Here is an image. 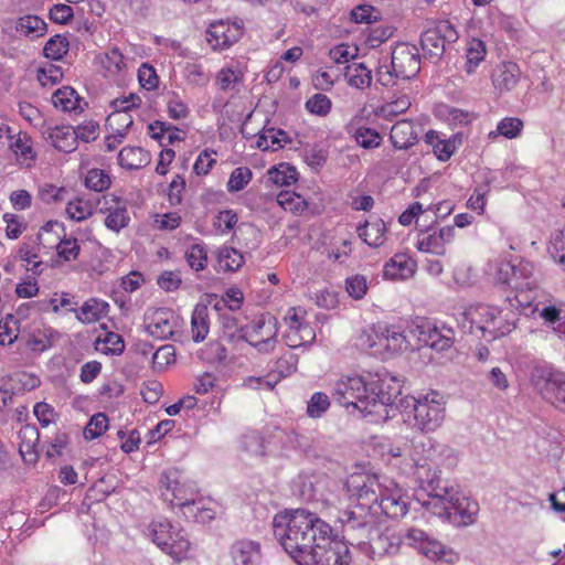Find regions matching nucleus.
Masks as SVG:
<instances>
[{"instance_id":"nucleus-41","label":"nucleus","mask_w":565,"mask_h":565,"mask_svg":"<svg viewBox=\"0 0 565 565\" xmlns=\"http://www.w3.org/2000/svg\"><path fill=\"white\" fill-rule=\"evenodd\" d=\"M243 82V74L237 68L224 67L216 74L215 84L222 92L239 90V85Z\"/></svg>"},{"instance_id":"nucleus-42","label":"nucleus","mask_w":565,"mask_h":565,"mask_svg":"<svg viewBox=\"0 0 565 565\" xmlns=\"http://www.w3.org/2000/svg\"><path fill=\"white\" fill-rule=\"evenodd\" d=\"M420 44L423 50L430 56L439 57L445 52V40H443L440 30L436 26L428 29L422 34Z\"/></svg>"},{"instance_id":"nucleus-30","label":"nucleus","mask_w":565,"mask_h":565,"mask_svg":"<svg viewBox=\"0 0 565 565\" xmlns=\"http://www.w3.org/2000/svg\"><path fill=\"white\" fill-rule=\"evenodd\" d=\"M108 303L95 298L88 299L76 310L71 308L70 311L76 312V318L83 323H94L106 316Z\"/></svg>"},{"instance_id":"nucleus-13","label":"nucleus","mask_w":565,"mask_h":565,"mask_svg":"<svg viewBox=\"0 0 565 565\" xmlns=\"http://www.w3.org/2000/svg\"><path fill=\"white\" fill-rule=\"evenodd\" d=\"M391 66L396 78L412 79L420 71V55L416 45L398 43L392 51Z\"/></svg>"},{"instance_id":"nucleus-52","label":"nucleus","mask_w":565,"mask_h":565,"mask_svg":"<svg viewBox=\"0 0 565 565\" xmlns=\"http://www.w3.org/2000/svg\"><path fill=\"white\" fill-rule=\"evenodd\" d=\"M109 174L102 169H90L85 177L86 188L96 192H103L110 186Z\"/></svg>"},{"instance_id":"nucleus-58","label":"nucleus","mask_w":565,"mask_h":565,"mask_svg":"<svg viewBox=\"0 0 565 565\" xmlns=\"http://www.w3.org/2000/svg\"><path fill=\"white\" fill-rule=\"evenodd\" d=\"M330 98L321 93H317L306 102V109L318 116H326L331 110Z\"/></svg>"},{"instance_id":"nucleus-45","label":"nucleus","mask_w":565,"mask_h":565,"mask_svg":"<svg viewBox=\"0 0 565 565\" xmlns=\"http://www.w3.org/2000/svg\"><path fill=\"white\" fill-rule=\"evenodd\" d=\"M70 42L66 36L56 34L52 36L44 46V55L51 60L58 61L68 52Z\"/></svg>"},{"instance_id":"nucleus-4","label":"nucleus","mask_w":565,"mask_h":565,"mask_svg":"<svg viewBox=\"0 0 565 565\" xmlns=\"http://www.w3.org/2000/svg\"><path fill=\"white\" fill-rule=\"evenodd\" d=\"M427 512L445 519L455 526H467L476 522L479 504L451 487L447 494L437 495L427 503Z\"/></svg>"},{"instance_id":"nucleus-15","label":"nucleus","mask_w":565,"mask_h":565,"mask_svg":"<svg viewBox=\"0 0 565 565\" xmlns=\"http://www.w3.org/2000/svg\"><path fill=\"white\" fill-rule=\"evenodd\" d=\"M242 20H218L210 24L206 41L213 50H224L237 42L243 35Z\"/></svg>"},{"instance_id":"nucleus-46","label":"nucleus","mask_w":565,"mask_h":565,"mask_svg":"<svg viewBox=\"0 0 565 565\" xmlns=\"http://www.w3.org/2000/svg\"><path fill=\"white\" fill-rule=\"evenodd\" d=\"M58 231L64 232L63 223H60L58 221H49L41 227L36 242H39L43 247H47L56 241H60L61 234Z\"/></svg>"},{"instance_id":"nucleus-35","label":"nucleus","mask_w":565,"mask_h":565,"mask_svg":"<svg viewBox=\"0 0 565 565\" xmlns=\"http://www.w3.org/2000/svg\"><path fill=\"white\" fill-rule=\"evenodd\" d=\"M422 341L436 351H445L454 343L452 331L445 329L444 331L437 327H428L427 331L422 332Z\"/></svg>"},{"instance_id":"nucleus-26","label":"nucleus","mask_w":565,"mask_h":565,"mask_svg":"<svg viewBox=\"0 0 565 565\" xmlns=\"http://www.w3.org/2000/svg\"><path fill=\"white\" fill-rule=\"evenodd\" d=\"M19 451L25 462H35L38 459L36 446L40 433L33 425H24L18 434Z\"/></svg>"},{"instance_id":"nucleus-63","label":"nucleus","mask_w":565,"mask_h":565,"mask_svg":"<svg viewBox=\"0 0 565 565\" xmlns=\"http://www.w3.org/2000/svg\"><path fill=\"white\" fill-rule=\"evenodd\" d=\"M170 529H171V525L168 521L152 523V525H151L153 542L158 546H160L162 550H167L172 546V544L170 543V540H171Z\"/></svg>"},{"instance_id":"nucleus-19","label":"nucleus","mask_w":565,"mask_h":565,"mask_svg":"<svg viewBox=\"0 0 565 565\" xmlns=\"http://www.w3.org/2000/svg\"><path fill=\"white\" fill-rule=\"evenodd\" d=\"M401 544V535L395 536L381 533L379 526H376V532L366 539V543L359 545V547L365 551L371 558H376L397 554Z\"/></svg>"},{"instance_id":"nucleus-7","label":"nucleus","mask_w":565,"mask_h":565,"mask_svg":"<svg viewBox=\"0 0 565 565\" xmlns=\"http://www.w3.org/2000/svg\"><path fill=\"white\" fill-rule=\"evenodd\" d=\"M181 475L177 469H169L161 475L160 491L162 499L173 507H179L182 510L195 500L196 493L194 490L181 482Z\"/></svg>"},{"instance_id":"nucleus-24","label":"nucleus","mask_w":565,"mask_h":565,"mask_svg":"<svg viewBox=\"0 0 565 565\" xmlns=\"http://www.w3.org/2000/svg\"><path fill=\"white\" fill-rule=\"evenodd\" d=\"M521 71L518 64L507 62L498 65L492 73V82L497 89L500 92H508L513 89L519 79Z\"/></svg>"},{"instance_id":"nucleus-10","label":"nucleus","mask_w":565,"mask_h":565,"mask_svg":"<svg viewBox=\"0 0 565 565\" xmlns=\"http://www.w3.org/2000/svg\"><path fill=\"white\" fill-rule=\"evenodd\" d=\"M440 471L437 466L424 462L417 466L416 477L420 482L422 492L417 493V501L423 509L427 511V503L433 498L440 495L444 497L448 493L452 486H449L447 481L443 480L439 476Z\"/></svg>"},{"instance_id":"nucleus-36","label":"nucleus","mask_w":565,"mask_h":565,"mask_svg":"<svg viewBox=\"0 0 565 565\" xmlns=\"http://www.w3.org/2000/svg\"><path fill=\"white\" fill-rule=\"evenodd\" d=\"M216 258L218 271H236L245 262L242 253L231 246L220 247Z\"/></svg>"},{"instance_id":"nucleus-1","label":"nucleus","mask_w":565,"mask_h":565,"mask_svg":"<svg viewBox=\"0 0 565 565\" xmlns=\"http://www.w3.org/2000/svg\"><path fill=\"white\" fill-rule=\"evenodd\" d=\"M275 539L297 565H350L347 543L332 537V527L306 509L285 510L273 519Z\"/></svg>"},{"instance_id":"nucleus-49","label":"nucleus","mask_w":565,"mask_h":565,"mask_svg":"<svg viewBox=\"0 0 565 565\" xmlns=\"http://www.w3.org/2000/svg\"><path fill=\"white\" fill-rule=\"evenodd\" d=\"M486 45L481 40L473 39L467 49L466 71L472 73L486 56Z\"/></svg>"},{"instance_id":"nucleus-59","label":"nucleus","mask_w":565,"mask_h":565,"mask_svg":"<svg viewBox=\"0 0 565 565\" xmlns=\"http://www.w3.org/2000/svg\"><path fill=\"white\" fill-rule=\"evenodd\" d=\"M62 78V67L54 64H46L38 71V81L42 86H53L60 83Z\"/></svg>"},{"instance_id":"nucleus-21","label":"nucleus","mask_w":565,"mask_h":565,"mask_svg":"<svg viewBox=\"0 0 565 565\" xmlns=\"http://www.w3.org/2000/svg\"><path fill=\"white\" fill-rule=\"evenodd\" d=\"M329 479L324 476H300L299 493L305 501H327L324 488L328 486Z\"/></svg>"},{"instance_id":"nucleus-8","label":"nucleus","mask_w":565,"mask_h":565,"mask_svg":"<svg viewBox=\"0 0 565 565\" xmlns=\"http://www.w3.org/2000/svg\"><path fill=\"white\" fill-rule=\"evenodd\" d=\"M532 380L541 395L565 413V373L535 369Z\"/></svg>"},{"instance_id":"nucleus-14","label":"nucleus","mask_w":565,"mask_h":565,"mask_svg":"<svg viewBox=\"0 0 565 565\" xmlns=\"http://www.w3.org/2000/svg\"><path fill=\"white\" fill-rule=\"evenodd\" d=\"M401 542L433 561L444 559L447 554H451V550H447L438 540L417 527L406 529L401 535Z\"/></svg>"},{"instance_id":"nucleus-25","label":"nucleus","mask_w":565,"mask_h":565,"mask_svg":"<svg viewBox=\"0 0 565 565\" xmlns=\"http://www.w3.org/2000/svg\"><path fill=\"white\" fill-rule=\"evenodd\" d=\"M390 139L395 149H408L417 142L415 125L411 120H399L391 129Z\"/></svg>"},{"instance_id":"nucleus-43","label":"nucleus","mask_w":565,"mask_h":565,"mask_svg":"<svg viewBox=\"0 0 565 565\" xmlns=\"http://www.w3.org/2000/svg\"><path fill=\"white\" fill-rule=\"evenodd\" d=\"M95 204L84 198H75L66 204L67 216L75 222H82L90 217L94 213Z\"/></svg>"},{"instance_id":"nucleus-18","label":"nucleus","mask_w":565,"mask_h":565,"mask_svg":"<svg viewBox=\"0 0 565 565\" xmlns=\"http://www.w3.org/2000/svg\"><path fill=\"white\" fill-rule=\"evenodd\" d=\"M455 236L454 226H444L433 233L426 231L422 233L415 244L419 252L443 256L446 253V245L449 244Z\"/></svg>"},{"instance_id":"nucleus-44","label":"nucleus","mask_w":565,"mask_h":565,"mask_svg":"<svg viewBox=\"0 0 565 565\" xmlns=\"http://www.w3.org/2000/svg\"><path fill=\"white\" fill-rule=\"evenodd\" d=\"M167 113L169 118L173 120L185 119L190 115L188 103L180 96L179 93L170 90L166 96Z\"/></svg>"},{"instance_id":"nucleus-33","label":"nucleus","mask_w":565,"mask_h":565,"mask_svg":"<svg viewBox=\"0 0 565 565\" xmlns=\"http://www.w3.org/2000/svg\"><path fill=\"white\" fill-rule=\"evenodd\" d=\"M40 245L39 242L23 243L18 250L19 259L24 263L25 269L34 276H40L43 273V262L39 256Z\"/></svg>"},{"instance_id":"nucleus-50","label":"nucleus","mask_w":565,"mask_h":565,"mask_svg":"<svg viewBox=\"0 0 565 565\" xmlns=\"http://www.w3.org/2000/svg\"><path fill=\"white\" fill-rule=\"evenodd\" d=\"M548 254L565 270V228L552 234Z\"/></svg>"},{"instance_id":"nucleus-47","label":"nucleus","mask_w":565,"mask_h":565,"mask_svg":"<svg viewBox=\"0 0 565 565\" xmlns=\"http://www.w3.org/2000/svg\"><path fill=\"white\" fill-rule=\"evenodd\" d=\"M185 518H191L196 522L206 523L214 519L215 511L205 505L203 500H195L183 512Z\"/></svg>"},{"instance_id":"nucleus-29","label":"nucleus","mask_w":565,"mask_h":565,"mask_svg":"<svg viewBox=\"0 0 565 565\" xmlns=\"http://www.w3.org/2000/svg\"><path fill=\"white\" fill-rule=\"evenodd\" d=\"M379 334L377 343L383 347V355L393 354L406 348V337L394 327L380 326Z\"/></svg>"},{"instance_id":"nucleus-51","label":"nucleus","mask_w":565,"mask_h":565,"mask_svg":"<svg viewBox=\"0 0 565 565\" xmlns=\"http://www.w3.org/2000/svg\"><path fill=\"white\" fill-rule=\"evenodd\" d=\"M462 143V135L455 134L449 138H444L441 145L435 146L433 150L435 156L440 161H447L455 153L457 148Z\"/></svg>"},{"instance_id":"nucleus-27","label":"nucleus","mask_w":565,"mask_h":565,"mask_svg":"<svg viewBox=\"0 0 565 565\" xmlns=\"http://www.w3.org/2000/svg\"><path fill=\"white\" fill-rule=\"evenodd\" d=\"M359 237L370 247H380L385 242L386 225L383 220L365 221L356 227Z\"/></svg>"},{"instance_id":"nucleus-64","label":"nucleus","mask_w":565,"mask_h":565,"mask_svg":"<svg viewBox=\"0 0 565 565\" xmlns=\"http://www.w3.org/2000/svg\"><path fill=\"white\" fill-rule=\"evenodd\" d=\"M74 131L76 134L77 141L90 142L98 137L99 125L97 121L86 120L74 128Z\"/></svg>"},{"instance_id":"nucleus-2","label":"nucleus","mask_w":565,"mask_h":565,"mask_svg":"<svg viewBox=\"0 0 565 565\" xmlns=\"http://www.w3.org/2000/svg\"><path fill=\"white\" fill-rule=\"evenodd\" d=\"M388 380L393 385L386 384L387 377L370 381L363 376L342 377L333 386L332 398L339 405L352 407L364 415L381 414L401 394L398 380L394 376Z\"/></svg>"},{"instance_id":"nucleus-57","label":"nucleus","mask_w":565,"mask_h":565,"mask_svg":"<svg viewBox=\"0 0 565 565\" xmlns=\"http://www.w3.org/2000/svg\"><path fill=\"white\" fill-rule=\"evenodd\" d=\"M345 289L353 299H362L369 289L366 277L359 274L348 277L345 279Z\"/></svg>"},{"instance_id":"nucleus-60","label":"nucleus","mask_w":565,"mask_h":565,"mask_svg":"<svg viewBox=\"0 0 565 565\" xmlns=\"http://www.w3.org/2000/svg\"><path fill=\"white\" fill-rule=\"evenodd\" d=\"M354 138L361 147L365 149L376 148L381 145L380 134L371 128L360 127L354 134Z\"/></svg>"},{"instance_id":"nucleus-5","label":"nucleus","mask_w":565,"mask_h":565,"mask_svg":"<svg viewBox=\"0 0 565 565\" xmlns=\"http://www.w3.org/2000/svg\"><path fill=\"white\" fill-rule=\"evenodd\" d=\"M505 310L508 308L481 305L470 309L468 316L472 326H476L483 335L488 332L492 338H497L510 333L515 328V318H509Z\"/></svg>"},{"instance_id":"nucleus-9","label":"nucleus","mask_w":565,"mask_h":565,"mask_svg":"<svg viewBox=\"0 0 565 565\" xmlns=\"http://www.w3.org/2000/svg\"><path fill=\"white\" fill-rule=\"evenodd\" d=\"M409 498L406 492L395 482L388 481L383 484L379 499L372 507H377L376 514L390 519H401L408 512Z\"/></svg>"},{"instance_id":"nucleus-39","label":"nucleus","mask_w":565,"mask_h":565,"mask_svg":"<svg viewBox=\"0 0 565 565\" xmlns=\"http://www.w3.org/2000/svg\"><path fill=\"white\" fill-rule=\"evenodd\" d=\"M345 77L350 86L364 89L372 83V71L364 63H353L345 67Z\"/></svg>"},{"instance_id":"nucleus-61","label":"nucleus","mask_w":565,"mask_h":565,"mask_svg":"<svg viewBox=\"0 0 565 565\" xmlns=\"http://www.w3.org/2000/svg\"><path fill=\"white\" fill-rule=\"evenodd\" d=\"M523 129V121L516 117H505L498 124V132L508 139L516 138Z\"/></svg>"},{"instance_id":"nucleus-17","label":"nucleus","mask_w":565,"mask_h":565,"mask_svg":"<svg viewBox=\"0 0 565 565\" xmlns=\"http://www.w3.org/2000/svg\"><path fill=\"white\" fill-rule=\"evenodd\" d=\"M147 332L156 339H168L174 331V315L167 308H149L145 313Z\"/></svg>"},{"instance_id":"nucleus-20","label":"nucleus","mask_w":565,"mask_h":565,"mask_svg":"<svg viewBox=\"0 0 565 565\" xmlns=\"http://www.w3.org/2000/svg\"><path fill=\"white\" fill-rule=\"evenodd\" d=\"M230 553L234 565H259L262 561L260 544L252 540L236 541Z\"/></svg>"},{"instance_id":"nucleus-16","label":"nucleus","mask_w":565,"mask_h":565,"mask_svg":"<svg viewBox=\"0 0 565 565\" xmlns=\"http://www.w3.org/2000/svg\"><path fill=\"white\" fill-rule=\"evenodd\" d=\"M96 205L100 213L107 214L104 224L108 230L119 233L128 226L130 216L121 198L114 194L104 195Z\"/></svg>"},{"instance_id":"nucleus-37","label":"nucleus","mask_w":565,"mask_h":565,"mask_svg":"<svg viewBox=\"0 0 565 565\" xmlns=\"http://www.w3.org/2000/svg\"><path fill=\"white\" fill-rule=\"evenodd\" d=\"M192 339L203 341L209 334V309L205 305H196L191 317Z\"/></svg>"},{"instance_id":"nucleus-38","label":"nucleus","mask_w":565,"mask_h":565,"mask_svg":"<svg viewBox=\"0 0 565 565\" xmlns=\"http://www.w3.org/2000/svg\"><path fill=\"white\" fill-rule=\"evenodd\" d=\"M15 30L20 35L35 39L45 34L46 23L38 15L28 14L19 18Z\"/></svg>"},{"instance_id":"nucleus-54","label":"nucleus","mask_w":565,"mask_h":565,"mask_svg":"<svg viewBox=\"0 0 565 565\" xmlns=\"http://www.w3.org/2000/svg\"><path fill=\"white\" fill-rule=\"evenodd\" d=\"M141 104V98L136 94H129L128 96H122L116 98L111 102V107L114 108L111 118L127 116V113L132 109L139 107Z\"/></svg>"},{"instance_id":"nucleus-53","label":"nucleus","mask_w":565,"mask_h":565,"mask_svg":"<svg viewBox=\"0 0 565 565\" xmlns=\"http://www.w3.org/2000/svg\"><path fill=\"white\" fill-rule=\"evenodd\" d=\"M108 428V417L104 413H97L93 415L84 428V438L86 440H93L103 435Z\"/></svg>"},{"instance_id":"nucleus-55","label":"nucleus","mask_w":565,"mask_h":565,"mask_svg":"<svg viewBox=\"0 0 565 565\" xmlns=\"http://www.w3.org/2000/svg\"><path fill=\"white\" fill-rule=\"evenodd\" d=\"M253 173L249 168L239 167L233 170L227 182L228 192L243 190L252 180Z\"/></svg>"},{"instance_id":"nucleus-11","label":"nucleus","mask_w":565,"mask_h":565,"mask_svg":"<svg viewBox=\"0 0 565 565\" xmlns=\"http://www.w3.org/2000/svg\"><path fill=\"white\" fill-rule=\"evenodd\" d=\"M384 483L375 473L365 471L351 473L345 480V489L351 498H356L359 503L374 504Z\"/></svg>"},{"instance_id":"nucleus-28","label":"nucleus","mask_w":565,"mask_h":565,"mask_svg":"<svg viewBox=\"0 0 565 565\" xmlns=\"http://www.w3.org/2000/svg\"><path fill=\"white\" fill-rule=\"evenodd\" d=\"M47 138L58 151L72 152L77 147L76 134L72 126L63 125L50 128Z\"/></svg>"},{"instance_id":"nucleus-6","label":"nucleus","mask_w":565,"mask_h":565,"mask_svg":"<svg viewBox=\"0 0 565 565\" xmlns=\"http://www.w3.org/2000/svg\"><path fill=\"white\" fill-rule=\"evenodd\" d=\"M414 418L416 426L423 431H434L445 419L444 396L431 391L414 399Z\"/></svg>"},{"instance_id":"nucleus-40","label":"nucleus","mask_w":565,"mask_h":565,"mask_svg":"<svg viewBox=\"0 0 565 565\" xmlns=\"http://www.w3.org/2000/svg\"><path fill=\"white\" fill-rule=\"evenodd\" d=\"M147 160V154L140 147H125L118 154V163L128 170L140 169Z\"/></svg>"},{"instance_id":"nucleus-12","label":"nucleus","mask_w":565,"mask_h":565,"mask_svg":"<svg viewBox=\"0 0 565 565\" xmlns=\"http://www.w3.org/2000/svg\"><path fill=\"white\" fill-rule=\"evenodd\" d=\"M288 327L284 339L289 348L296 349L307 347L315 342L316 332L313 328L305 320V311L297 308H290L285 317Z\"/></svg>"},{"instance_id":"nucleus-48","label":"nucleus","mask_w":565,"mask_h":565,"mask_svg":"<svg viewBox=\"0 0 565 565\" xmlns=\"http://www.w3.org/2000/svg\"><path fill=\"white\" fill-rule=\"evenodd\" d=\"M185 260L188 265L196 270H203L207 265V252L204 245L193 244L185 250Z\"/></svg>"},{"instance_id":"nucleus-3","label":"nucleus","mask_w":565,"mask_h":565,"mask_svg":"<svg viewBox=\"0 0 565 565\" xmlns=\"http://www.w3.org/2000/svg\"><path fill=\"white\" fill-rule=\"evenodd\" d=\"M377 507L367 503H356L338 511L335 523L341 526L342 536L351 545H362L366 539L376 532L380 525Z\"/></svg>"},{"instance_id":"nucleus-34","label":"nucleus","mask_w":565,"mask_h":565,"mask_svg":"<svg viewBox=\"0 0 565 565\" xmlns=\"http://www.w3.org/2000/svg\"><path fill=\"white\" fill-rule=\"evenodd\" d=\"M82 98L76 90L71 86H63L56 89L52 95V103L54 107L63 111H77L82 110Z\"/></svg>"},{"instance_id":"nucleus-31","label":"nucleus","mask_w":565,"mask_h":565,"mask_svg":"<svg viewBox=\"0 0 565 565\" xmlns=\"http://www.w3.org/2000/svg\"><path fill=\"white\" fill-rule=\"evenodd\" d=\"M504 308H508L505 312L509 313V318H513L514 315L515 322L518 316L531 317L537 311V306H534L530 297L523 291L515 294L513 297L508 296Z\"/></svg>"},{"instance_id":"nucleus-22","label":"nucleus","mask_w":565,"mask_h":565,"mask_svg":"<svg viewBox=\"0 0 565 565\" xmlns=\"http://www.w3.org/2000/svg\"><path fill=\"white\" fill-rule=\"evenodd\" d=\"M274 331L278 333V320L271 315H262L259 318L253 320L245 329L244 333L239 335L242 341L252 342L255 340L264 339L265 334Z\"/></svg>"},{"instance_id":"nucleus-32","label":"nucleus","mask_w":565,"mask_h":565,"mask_svg":"<svg viewBox=\"0 0 565 565\" xmlns=\"http://www.w3.org/2000/svg\"><path fill=\"white\" fill-rule=\"evenodd\" d=\"M290 138L286 131L275 128H265L259 134L256 145L263 151H276L290 142Z\"/></svg>"},{"instance_id":"nucleus-56","label":"nucleus","mask_w":565,"mask_h":565,"mask_svg":"<svg viewBox=\"0 0 565 565\" xmlns=\"http://www.w3.org/2000/svg\"><path fill=\"white\" fill-rule=\"evenodd\" d=\"M330 406L329 396L322 392H316L307 405V414L311 418H319Z\"/></svg>"},{"instance_id":"nucleus-23","label":"nucleus","mask_w":565,"mask_h":565,"mask_svg":"<svg viewBox=\"0 0 565 565\" xmlns=\"http://www.w3.org/2000/svg\"><path fill=\"white\" fill-rule=\"evenodd\" d=\"M416 263L407 254H395L384 265V277L390 279H406L415 273Z\"/></svg>"},{"instance_id":"nucleus-62","label":"nucleus","mask_w":565,"mask_h":565,"mask_svg":"<svg viewBox=\"0 0 565 565\" xmlns=\"http://www.w3.org/2000/svg\"><path fill=\"white\" fill-rule=\"evenodd\" d=\"M138 81L140 86L147 90L156 89L159 85V77L154 67L148 63H143L139 67Z\"/></svg>"}]
</instances>
